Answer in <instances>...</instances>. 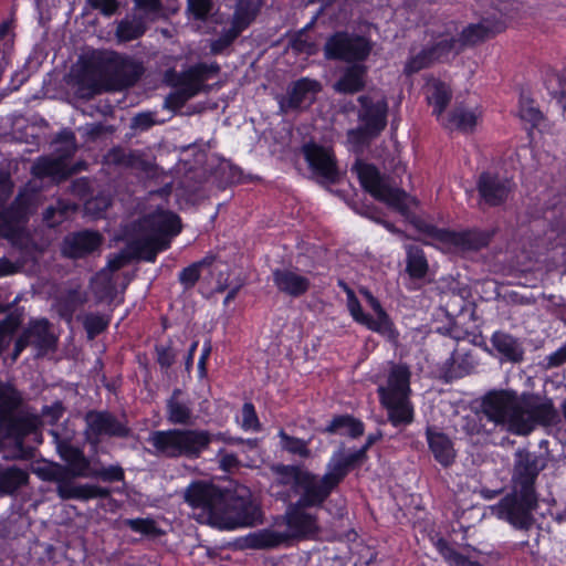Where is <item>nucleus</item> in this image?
Instances as JSON below:
<instances>
[{"mask_svg":"<svg viewBox=\"0 0 566 566\" xmlns=\"http://www.w3.org/2000/svg\"><path fill=\"white\" fill-rule=\"evenodd\" d=\"M558 420L551 398L514 390H490L480 406L462 417L461 430L469 437H486L499 428L513 434L527 436L537 426L548 427Z\"/></svg>","mask_w":566,"mask_h":566,"instance_id":"obj_1","label":"nucleus"},{"mask_svg":"<svg viewBox=\"0 0 566 566\" xmlns=\"http://www.w3.org/2000/svg\"><path fill=\"white\" fill-rule=\"evenodd\" d=\"M185 501L201 509L207 522L221 530L254 526L262 521L260 506L250 494H238L213 483H191L185 491Z\"/></svg>","mask_w":566,"mask_h":566,"instance_id":"obj_2","label":"nucleus"},{"mask_svg":"<svg viewBox=\"0 0 566 566\" xmlns=\"http://www.w3.org/2000/svg\"><path fill=\"white\" fill-rule=\"evenodd\" d=\"M352 170L356 171L361 187L376 200L394 208L409 219L418 231L446 245L449 230L440 229L419 217L411 216L410 209L412 206H417L418 201L397 187L390 177L381 175L374 165L366 164L360 159L355 161Z\"/></svg>","mask_w":566,"mask_h":566,"instance_id":"obj_3","label":"nucleus"},{"mask_svg":"<svg viewBox=\"0 0 566 566\" xmlns=\"http://www.w3.org/2000/svg\"><path fill=\"white\" fill-rule=\"evenodd\" d=\"M213 441L227 444H241L242 438L230 437L227 433H212L198 428H174L151 431L147 438L151 449L148 452L158 458L197 460L210 449Z\"/></svg>","mask_w":566,"mask_h":566,"instance_id":"obj_4","label":"nucleus"},{"mask_svg":"<svg viewBox=\"0 0 566 566\" xmlns=\"http://www.w3.org/2000/svg\"><path fill=\"white\" fill-rule=\"evenodd\" d=\"M38 418L24 406L23 397L15 386L0 380V437L15 439L13 457H33V448L24 439L35 433Z\"/></svg>","mask_w":566,"mask_h":566,"instance_id":"obj_5","label":"nucleus"},{"mask_svg":"<svg viewBox=\"0 0 566 566\" xmlns=\"http://www.w3.org/2000/svg\"><path fill=\"white\" fill-rule=\"evenodd\" d=\"M409 367L394 364L390 367L387 385L379 386L377 392L380 401L388 411L394 426L408 424L413 420V408L409 400L410 390Z\"/></svg>","mask_w":566,"mask_h":566,"instance_id":"obj_6","label":"nucleus"},{"mask_svg":"<svg viewBox=\"0 0 566 566\" xmlns=\"http://www.w3.org/2000/svg\"><path fill=\"white\" fill-rule=\"evenodd\" d=\"M334 490L327 489L312 493L311 496L304 495L287 505L284 520L286 524L285 533L290 541L308 539L318 533L317 515L311 510L322 507Z\"/></svg>","mask_w":566,"mask_h":566,"instance_id":"obj_7","label":"nucleus"},{"mask_svg":"<svg viewBox=\"0 0 566 566\" xmlns=\"http://www.w3.org/2000/svg\"><path fill=\"white\" fill-rule=\"evenodd\" d=\"M219 72L220 65L216 62L197 63L181 72L177 75L175 90L166 96L164 107L172 111L180 109L189 99L207 91L209 86L205 82Z\"/></svg>","mask_w":566,"mask_h":566,"instance_id":"obj_8","label":"nucleus"},{"mask_svg":"<svg viewBox=\"0 0 566 566\" xmlns=\"http://www.w3.org/2000/svg\"><path fill=\"white\" fill-rule=\"evenodd\" d=\"M538 509V494L512 490L492 506V513L515 530L527 532L536 523L534 512Z\"/></svg>","mask_w":566,"mask_h":566,"instance_id":"obj_9","label":"nucleus"},{"mask_svg":"<svg viewBox=\"0 0 566 566\" xmlns=\"http://www.w3.org/2000/svg\"><path fill=\"white\" fill-rule=\"evenodd\" d=\"M272 471L280 485H291L292 492L298 497L327 489H335L328 469L323 475L315 474L298 465L275 464Z\"/></svg>","mask_w":566,"mask_h":566,"instance_id":"obj_10","label":"nucleus"},{"mask_svg":"<svg viewBox=\"0 0 566 566\" xmlns=\"http://www.w3.org/2000/svg\"><path fill=\"white\" fill-rule=\"evenodd\" d=\"M371 49L370 41L365 36L338 31L326 40L323 51L327 60L359 63L369 56Z\"/></svg>","mask_w":566,"mask_h":566,"instance_id":"obj_11","label":"nucleus"},{"mask_svg":"<svg viewBox=\"0 0 566 566\" xmlns=\"http://www.w3.org/2000/svg\"><path fill=\"white\" fill-rule=\"evenodd\" d=\"M545 455L527 449H517L514 453L511 489L521 492L537 493L535 489L539 473L546 469Z\"/></svg>","mask_w":566,"mask_h":566,"instance_id":"obj_12","label":"nucleus"},{"mask_svg":"<svg viewBox=\"0 0 566 566\" xmlns=\"http://www.w3.org/2000/svg\"><path fill=\"white\" fill-rule=\"evenodd\" d=\"M56 345L57 337L53 332V325L46 318L31 319L15 339L11 359L15 361L28 346H33L36 349V357H42L54 352Z\"/></svg>","mask_w":566,"mask_h":566,"instance_id":"obj_13","label":"nucleus"},{"mask_svg":"<svg viewBox=\"0 0 566 566\" xmlns=\"http://www.w3.org/2000/svg\"><path fill=\"white\" fill-rule=\"evenodd\" d=\"M39 475L50 482L56 483V493L62 500L107 499L111 496V490L95 484L73 485L70 484L64 475L62 464H51L39 469Z\"/></svg>","mask_w":566,"mask_h":566,"instance_id":"obj_14","label":"nucleus"},{"mask_svg":"<svg viewBox=\"0 0 566 566\" xmlns=\"http://www.w3.org/2000/svg\"><path fill=\"white\" fill-rule=\"evenodd\" d=\"M103 65L108 78L107 88L112 91L135 85L145 72L142 62L116 52L105 54Z\"/></svg>","mask_w":566,"mask_h":566,"instance_id":"obj_15","label":"nucleus"},{"mask_svg":"<svg viewBox=\"0 0 566 566\" xmlns=\"http://www.w3.org/2000/svg\"><path fill=\"white\" fill-rule=\"evenodd\" d=\"M260 0H235L231 27L210 43L212 54H221L252 23L260 9Z\"/></svg>","mask_w":566,"mask_h":566,"instance_id":"obj_16","label":"nucleus"},{"mask_svg":"<svg viewBox=\"0 0 566 566\" xmlns=\"http://www.w3.org/2000/svg\"><path fill=\"white\" fill-rule=\"evenodd\" d=\"M301 151L319 184L334 185L338 182L340 174L331 148L312 142L304 144Z\"/></svg>","mask_w":566,"mask_h":566,"instance_id":"obj_17","label":"nucleus"},{"mask_svg":"<svg viewBox=\"0 0 566 566\" xmlns=\"http://www.w3.org/2000/svg\"><path fill=\"white\" fill-rule=\"evenodd\" d=\"M87 440L97 444L103 436L125 439L132 434L126 420L118 419L109 411L91 410L85 415Z\"/></svg>","mask_w":566,"mask_h":566,"instance_id":"obj_18","label":"nucleus"},{"mask_svg":"<svg viewBox=\"0 0 566 566\" xmlns=\"http://www.w3.org/2000/svg\"><path fill=\"white\" fill-rule=\"evenodd\" d=\"M359 109L357 113L360 124L371 136H378L387 126L388 101L385 95L364 94L357 98Z\"/></svg>","mask_w":566,"mask_h":566,"instance_id":"obj_19","label":"nucleus"},{"mask_svg":"<svg viewBox=\"0 0 566 566\" xmlns=\"http://www.w3.org/2000/svg\"><path fill=\"white\" fill-rule=\"evenodd\" d=\"M56 450L65 462L62 468H64V475L70 484L78 485L75 480L80 478L91 479L94 465L81 449L66 440H61L57 441Z\"/></svg>","mask_w":566,"mask_h":566,"instance_id":"obj_20","label":"nucleus"},{"mask_svg":"<svg viewBox=\"0 0 566 566\" xmlns=\"http://www.w3.org/2000/svg\"><path fill=\"white\" fill-rule=\"evenodd\" d=\"M321 84L308 77H302L291 83L286 94L279 97L280 109L283 113L295 109H304L311 106L316 94L321 91Z\"/></svg>","mask_w":566,"mask_h":566,"instance_id":"obj_21","label":"nucleus"},{"mask_svg":"<svg viewBox=\"0 0 566 566\" xmlns=\"http://www.w3.org/2000/svg\"><path fill=\"white\" fill-rule=\"evenodd\" d=\"M476 188L488 206L497 207L507 200L514 189V182L510 178L484 171L479 176Z\"/></svg>","mask_w":566,"mask_h":566,"instance_id":"obj_22","label":"nucleus"},{"mask_svg":"<svg viewBox=\"0 0 566 566\" xmlns=\"http://www.w3.org/2000/svg\"><path fill=\"white\" fill-rule=\"evenodd\" d=\"M371 446L373 444L366 440L365 444L353 453H345L344 450H338L333 453L326 469H328L335 489L338 488L354 468L366 461L367 451Z\"/></svg>","mask_w":566,"mask_h":566,"instance_id":"obj_23","label":"nucleus"},{"mask_svg":"<svg viewBox=\"0 0 566 566\" xmlns=\"http://www.w3.org/2000/svg\"><path fill=\"white\" fill-rule=\"evenodd\" d=\"M371 446L373 444L366 440L365 444L353 453H345L344 450H338L333 453L326 469H328L335 489L338 488L354 468L366 461L367 451Z\"/></svg>","mask_w":566,"mask_h":566,"instance_id":"obj_24","label":"nucleus"},{"mask_svg":"<svg viewBox=\"0 0 566 566\" xmlns=\"http://www.w3.org/2000/svg\"><path fill=\"white\" fill-rule=\"evenodd\" d=\"M139 229L148 235H158L170 241L181 231V221L174 212L158 210L143 217L139 221Z\"/></svg>","mask_w":566,"mask_h":566,"instance_id":"obj_25","label":"nucleus"},{"mask_svg":"<svg viewBox=\"0 0 566 566\" xmlns=\"http://www.w3.org/2000/svg\"><path fill=\"white\" fill-rule=\"evenodd\" d=\"M103 243V237L91 230L70 233L63 240V254L71 259L85 258L97 251Z\"/></svg>","mask_w":566,"mask_h":566,"instance_id":"obj_26","label":"nucleus"},{"mask_svg":"<svg viewBox=\"0 0 566 566\" xmlns=\"http://www.w3.org/2000/svg\"><path fill=\"white\" fill-rule=\"evenodd\" d=\"M492 348L489 353L501 363L521 364L524 360L525 348L523 342L510 333L496 331L491 336Z\"/></svg>","mask_w":566,"mask_h":566,"instance_id":"obj_27","label":"nucleus"},{"mask_svg":"<svg viewBox=\"0 0 566 566\" xmlns=\"http://www.w3.org/2000/svg\"><path fill=\"white\" fill-rule=\"evenodd\" d=\"M272 274L277 290L293 297L304 295L311 286V282L306 276L289 269H276Z\"/></svg>","mask_w":566,"mask_h":566,"instance_id":"obj_28","label":"nucleus"},{"mask_svg":"<svg viewBox=\"0 0 566 566\" xmlns=\"http://www.w3.org/2000/svg\"><path fill=\"white\" fill-rule=\"evenodd\" d=\"M426 436L434 460L443 468L452 465L457 457L452 440L446 433L432 428H427Z\"/></svg>","mask_w":566,"mask_h":566,"instance_id":"obj_29","label":"nucleus"},{"mask_svg":"<svg viewBox=\"0 0 566 566\" xmlns=\"http://www.w3.org/2000/svg\"><path fill=\"white\" fill-rule=\"evenodd\" d=\"M367 77V67L359 63H354L344 69L339 78L333 84V88L342 94H355L365 88Z\"/></svg>","mask_w":566,"mask_h":566,"instance_id":"obj_30","label":"nucleus"},{"mask_svg":"<svg viewBox=\"0 0 566 566\" xmlns=\"http://www.w3.org/2000/svg\"><path fill=\"white\" fill-rule=\"evenodd\" d=\"M491 234L482 230L449 231L446 245L462 251H478L490 243Z\"/></svg>","mask_w":566,"mask_h":566,"instance_id":"obj_31","label":"nucleus"},{"mask_svg":"<svg viewBox=\"0 0 566 566\" xmlns=\"http://www.w3.org/2000/svg\"><path fill=\"white\" fill-rule=\"evenodd\" d=\"M478 365L470 352L454 349L443 365V375L447 381H452L472 374Z\"/></svg>","mask_w":566,"mask_h":566,"instance_id":"obj_32","label":"nucleus"},{"mask_svg":"<svg viewBox=\"0 0 566 566\" xmlns=\"http://www.w3.org/2000/svg\"><path fill=\"white\" fill-rule=\"evenodd\" d=\"M181 396L182 390L176 388L166 402V417L171 424L187 426L192 423L193 411L191 402L184 400Z\"/></svg>","mask_w":566,"mask_h":566,"instance_id":"obj_33","label":"nucleus"},{"mask_svg":"<svg viewBox=\"0 0 566 566\" xmlns=\"http://www.w3.org/2000/svg\"><path fill=\"white\" fill-rule=\"evenodd\" d=\"M29 481V472L17 464L0 463V496L14 495Z\"/></svg>","mask_w":566,"mask_h":566,"instance_id":"obj_34","label":"nucleus"},{"mask_svg":"<svg viewBox=\"0 0 566 566\" xmlns=\"http://www.w3.org/2000/svg\"><path fill=\"white\" fill-rule=\"evenodd\" d=\"M149 24V21L132 11L117 23L115 35L119 42L137 40L146 33Z\"/></svg>","mask_w":566,"mask_h":566,"instance_id":"obj_35","label":"nucleus"},{"mask_svg":"<svg viewBox=\"0 0 566 566\" xmlns=\"http://www.w3.org/2000/svg\"><path fill=\"white\" fill-rule=\"evenodd\" d=\"M426 98L432 106V114L442 119V114L452 98V91L444 82L433 80L426 86Z\"/></svg>","mask_w":566,"mask_h":566,"instance_id":"obj_36","label":"nucleus"},{"mask_svg":"<svg viewBox=\"0 0 566 566\" xmlns=\"http://www.w3.org/2000/svg\"><path fill=\"white\" fill-rule=\"evenodd\" d=\"M109 165L136 170H147L148 163L137 151L127 150L120 147L112 148L105 156Z\"/></svg>","mask_w":566,"mask_h":566,"instance_id":"obj_37","label":"nucleus"},{"mask_svg":"<svg viewBox=\"0 0 566 566\" xmlns=\"http://www.w3.org/2000/svg\"><path fill=\"white\" fill-rule=\"evenodd\" d=\"M448 129H458L462 133H471L478 123V115L463 106H455L448 117L441 119Z\"/></svg>","mask_w":566,"mask_h":566,"instance_id":"obj_38","label":"nucleus"},{"mask_svg":"<svg viewBox=\"0 0 566 566\" xmlns=\"http://www.w3.org/2000/svg\"><path fill=\"white\" fill-rule=\"evenodd\" d=\"M290 542L285 532L263 528L247 536V543L253 549H269Z\"/></svg>","mask_w":566,"mask_h":566,"instance_id":"obj_39","label":"nucleus"},{"mask_svg":"<svg viewBox=\"0 0 566 566\" xmlns=\"http://www.w3.org/2000/svg\"><path fill=\"white\" fill-rule=\"evenodd\" d=\"M169 248V240L158 235L142 237L134 242L137 256L148 262H155L158 252Z\"/></svg>","mask_w":566,"mask_h":566,"instance_id":"obj_40","label":"nucleus"},{"mask_svg":"<svg viewBox=\"0 0 566 566\" xmlns=\"http://www.w3.org/2000/svg\"><path fill=\"white\" fill-rule=\"evenodd\" d=\"M364 423L349 415H340L334 417L324 432L335 434H347L352 438H358L364 433Z\"/></svg>","mask_w":566,"mask_h":566,"instance_id":"obj_41","label":"nucleus"},{"mask_svg":"<svg viewBox=\"0 0 566 566\" xmlns=\"http://www.w3.org/2000/svg\"><path fill=\"white\" fill-rule=\"evenodd\" d=\"M407 260L406 271L411 279L421 280L427 275L429 265L423 250L413 244L406 247Z\"/></svg>","mask_w":566,"mask_h":566,"instance_id":"obj_42","label":"nucleus"},{"mask_svg":"<svg viewBox=\"0 0 566 566\" xmlns=\"http://www.w3.org/2000/svg\"><path fill=\"white\" fill-rule=\"evenodd\" d=\"M31 171L38 178L64 176L66 174L65 157H40L33 164Z\"/></svg>","mask_w":566,"mask_h":566,"instance_id":"obj_43","label":"nucleus"},{"mask_svg":"<svg viewBox=\"0 0 566 566\" xmlns=\"http://www.w3.org/2000/svg\"><path fill=\"white\" fill-rule=\"evenodd\" d=\"M132 11L150 23L166 18L165 7L161 0H133Z\"/></svg>","mask_w":566,"mask_h":566,"instance_id":"obj_44","label":"nucleus"},{"mask_svg":"<svg viewBox=\"0 0 566 566\" xmlns=\"http://www.w3.org/2000/svg\"><path fill=\"white\" fill-rule=\"evenodd\" d=\"M491 29L484 22L473 23L465 27L457 38L459 46L463 50L465 46L475 45L489 38Z\"/></svg>","mask_w":566,"mask_h":566,"instance_id":"obj_45","label":"nucleus"},{"mask_svg":"<svg viewBox=\"0 0 566 566\" xmlns=\"http://www.w3.org/2000/svg\"><path fill=\"white\" fill-rule=\"evenodd\" d=\"M217 11L212 0H187L186 13L189 20L207 22Z\"/></svg>","mask_w":566,"mask_h":566,"instance_id":"obj_46","label":"nucleus"},{"mask_svg":"<svg viewBox=\"0 0 566 566\" xmlns=\"http://www.w3.org/2000/svg\"><path fill=\"white\" fill-rule=\"evenodd\" d=\"M107 85L108 78L102 81L94 75L85 73L77 83L76 94L81 98L90 99L104 91H109Z\"/></svg>","mask_w":566,"mask_h":566,"instance_id":"obj_47","label":"nucleus"},{"mask_svg":"<svg viewBox=\"0 0 566 566\" xmlns=\"http://www.w3.org/2000/svg\"><path fill=\"white\" fill-rule=\"evenodd\" d=\"M436 547L449 566H483L458 552L443 538L438 539Z\"/></svg>","mask_w":566,"mask_h":566,"instance_id":"obj_48","label":"nucleus"},{"mask_svg":"<svg viewBox=\"0 0 566 566\" xmlns=\"http://www.w3.org/2000/svg\"><path fill=\"white\" fill-rule=\"evenodd\" d=\"M86 302V297L77 290H70L59 300L57 311L62 318L71 321L74 312Z\"/></svg>","mask_w":566,"mask_h":566,"instance_id":"obj_49","label":"nucleus"},{"mask_svg":"<svg viewBox=\"0 0 566 566\" xmlns=\"http://www.w3.org/2000/svg\"><path fill=\"white\" fill-rule=\"evenodd\" d=\"M20 325L21 318L14 314H9L0 321V356L10 347Z\"/></svg>","mask_w":566,"mask_h":566,"instance_id":"obj_50","label":"nucleus"},{"mask_svg":"<svg viewBox=\"0 0 566 566\" xmlns=\"http://www.w3.org/2000/svg\"><path fill=\"white\" fill-rule=\"evenodd\" d=\"M24 213L13 206L0 209V235L10 237L22 221Z\"/></svg>","mask_w":566,"mask_h":566,"instance_id":"obj_51","label":"nucleus"},{"mask_svg":"<svg viewBox=\"0 0 566 566\" xmlns=\"http://www.w3.org/2000/svg\"><path fill=\"white\" fill-rule=\"evenodd\" d=\"M428 48L436 61H440V60L447 57L452 52L458 53L461 51V48L459 46V41L453 35L442 36L436 43H433L432 45H430Z\"/></svg>","mask_w":566,"mask_h":566,"instance_id":"obj_52","label":"nucleus"},{"mask_svg":"<svg viewBox=\"0 0 566 566\" xmlns=\"http://www.w3.org/2000/svg\"><path fill=\"white\" fill-rule=\"evenodd\" d=\"M279 437L281 438L282 448L285 451L292 454L300 455L302 458L310 457L311 451L307 447V441L300 438L291 437L283 430L280 431Z\"/></svg>","mask_w":566,"mask_h":566,"instance_id":"obj_53","label":"nucleus"},{"mask_svg":"<svg viewBox=\"0 0 566 566\" xmlns=\"http://www.w3.org/2000/svg\"><path fill=\"white\" fill-rule=\"evenodd\" d=\"M84 328L90 339L95 338L108 326V319L101 314L90 313L85 315L83 321Z\"/></svg>","mask_w":566,"mask_h":566,"instance_id":"obj_54","label":"nucleus"},{"mask_svg":"<svg viewBox=\"0 0 566 566\" xmlns=\"http://www.w3.org/2000/svg\"><path fill=\"white\" fill-rule=\"evenodd\" d=\"M125 478L124 469L119 464H112L107 468H96L92 471L91 479H98L103 482H119Z\"/></svg>","mask_w":566,"mask_h":566,"instance_id":"obj_55","label":"nucleus"},{"mask_svg":"<svg viewBox=\"0 0 566 566\" xmlns=\"http://www.w3.org/2000/svg\"><path fill=\"white\" fill-rule=\"evenodd\" d=\"M520 117L522 120L531 123L533 127H536L543 120V114L534 106V102L523 96L520 101Z\"/></svg>","mask_w":566,"mask_h":566,"instance_id":"obj_56","label":"nucleus"},{"mask_svg":"<svg viewBox=\"0 0 566 566\" xmlns=\"http://www.w3.org/2000/svg\"><path fill=\"white\" fill-rule=\"evenodd\" d=\"M433 62H436V60L427 46L407 62L405 72L408 74L417 73L420 70L428 67Z\"/></svg>","mask_w":566,"mask_h":566,"instance_id":"obj_57","label":"nucleus"},{"mask_svg":"<svg viewBox=\"0 0 566 566\" xmlns=\"http://www.w3.org/2000/svg\"><path fill=\"white\" fill-rule=\"evenodd\" d=\"M23 517L18 514H11L0 521V536L3 538H14L22 531Z\"/></svg>","mask_w":566,"mask_h":566,"instance_id":"obj_58","label":"nucleus"},{"mask_svg":"<svg viewBox=\"0 0 566 566\" xmlns=\"http://www.w3.org/2000/svg\"><path fill=\"white\" fill-rule=\"evenodd\" d=\"M376 137L377 136H371L363 124L347 132V140L353 145L356 151H360L373 138Z\"/></svg>","mask_w":566,"mask_h":566,"instance_id":"obj_59","label":"nucleus"},{"mask_svg":"<svg viewBox=\"0 0 566 566\" xmlns=\"http://www.w3.org/2000/svg\"><path fill=\"white\" fill-rule=\"evenodd\" d=\"M67 213V207L62 202H57L56 206H49L43 211V220L49 227L59 226L64 221Z\"/></svg>","mask_w":566,"mask_h":566,"instance_id":"obj_60","label":"nucleus"},{"mask_svg":"<svg viewBox=\"0 0 566 566\" xmlns=\"http://www.w3.org/2000/svg\"><path fill=\"white\" fill-rule=\"evenodd\" d=\"M244 430L260 431L261 423L259 421L255 408L252 402H244L242 407V423Z\"/></svg>","mask_w":566,"mask_h":566,"instance_id":"obj_61","label":"nucleus"},{"mask_svg":"<svg viewBox=\"0 0 566 566\" xmlns=\"http://www.w3.org/2000/svg\"><path fill=\"white\" fill-rule=\"evenodd\" d=\"M364 325L367 326L369 329L378 333H386L391 328V323L386 312L377 314L376 318L368 315Z\"/></svg>","mask_w":566,"mask_h":566,"instance_id":"obj_62","label":"nucleus"},{"mask_svg":"<svg viewBox=\"0 0 566 566\" xmlns=\"http://www.w3.org/2000/svg\"><path fill=\"white\" fill-rule=\"evenodd\" d=\"M200 277L199 263H192L179 273V281L186 287L195 286Z\"/></svg>","mask_w":566,"mask_h":566,"instance_id":"obj_63","label":"nucleus"},{"mask_svg":"<svg viewBox=\"0 0 566 566\" xmlns=\"http://www.w3.org/2000/svg\"><path fill=\"white\" fill-rule=\"evenodd\" d=\"M65 411V407L62 401H55L51 406H44L42 408L41 415L46 420V422L53 424L57 422Z\"/></svg>","mask_w":566,"mask_h":566,"instance_id":"obj_64","label":"nucleus"}]
</instances>
